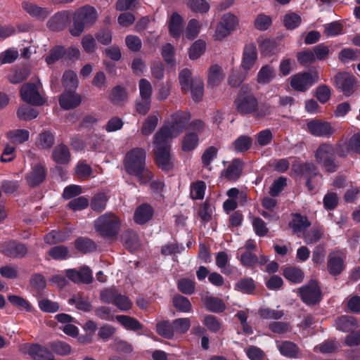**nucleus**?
I'll return each mask as SVG.
<instances>
[{
  "mask_svg": "<svg viewBox=\"0 0 360 360\" xmlns=\"http://www.w3.org/2000/svg\"><path fill=\"white\" fill-rule=\"evenodd\" d=\"M146 152L142 148H134L129 150L123 160L125 171L130 175L136 176L141 184L149 182L153 174L146 166Z\"/></svg>",
  "mask_w": 360,
  "mask_h": 360,
  "instance_id": "obj_1",
  "label": "nucleus"
},
{
  "mask_svg": "<svg viewBox=\"0 0 360 360\" xmlns=\"http://www.w3.org/2000/svg\"><path fill=\"white\" fill-rule=\"evenodd\" d=\"M72 25L69 32L73 37H79L86 27L93 25L98 18V13L93 6L86 5L77 8L72 13Z\"/></svg>",
  "mask_w": 360,
  "mask_h": 360,
  "instance_id": "obj_2",
  "label": "nucleus"
},
{
  "mask_svg": "<svg viewBox=\"0 0 360 360\" xmlns=\"http://www.w3.org/2000/svg\"><path fill=\"white\" fill-rule=\"evenodd\" d=\"M120 227L121 220L111 212L101 215L94 221L96 231L108 240H115Z\"/></svg>",
  "mask_w": 360,
  "mask_h": 360,
  "instance_id": "obj_3",
  "label": "nucleus"
},
{
  "mask_svg": "<svg viewBox=\"0 0 360 360\" xmlns=\"http://www.w3.org/2000/svg\"><path fill=\"white\" fill-rule=\"evenodd\" d=\"M172 124L162 126L156 133L169 139L176 137L183 131L187 122L191 119V115L186 111H178L171 115Z\"/></svg>",
  "mask_w": 360,
  "mask_h": 360,
  "instance_id": "obj_4",
  "label": "nucleus"
},
{
  "mask_svg": "<svg viewBox=\"0 0 360 360\" xmlns=\"http://www.w3.org/2000/svg\"><path fill=\"white\" fill-rule=\"evenodd\" d=\"M170 139L155 133L154 136L155 154L156 163L163 170H169L173 167V163L169 154Z\"/></svg>",
  "mask_w": 360,
  "mask_h": 360,
  "instance_id": "obj_5",
  "label": "nucleus"
},
{
  "mask_svg": "<svg viewBox=\"0 0 360 360\" xmlns=\"http://www.w3.org/2000/svg\"><path fill=\"white\" fill-rule=\"evenodd\" d=\"M315 159L327 172H335L338 168V163L335 159V150L329 143H321L315 152Z\"/></svg>",
  "mask_w": 360,
  "mask_h": 360,
  "instance_id": "obj_6",
  "label": "nucleus"
},
{
  "mask_svg": "<svg viewBox=\"0 0 360 360\" xmlns=\"http://www.w3.org/2000/svg\"><path fill=\"white\" fill-rule=\"evenodd\" d=\"M41 86L39 79L22 84L20 91L22 101L32 105H42L45 103V99L39 92Z\"/></svg>",
  "mask_w": 360,
  "mask_h": 360,
  "instance_id": "obj_7",
  "label": "nucleus"
},
{
  "mask_svg": "<svg viewBox=\"0 0 360 360\" xmlns=\"http://www.w3.org/2000/svg\"><path fill=\"white\" fill-rule=\"evenodd\" d=\"M319 79L316 70L299 72L290 77V86L297 91L304 92Z\"/></svg>",
  "mask_w": 360,
  "mask_h": 360,
  "instance_id": "obj_8",
  "label": "nucleus"
},
{
  "mask_svg": "<svg viewBox=\"0 0 360 360\" xmlns=\"http://www.w3.org/2000/svg\"><path fill=\"white\" fill-rule=\"evenodd\" d=\"M301 300L308 305H314L322 299V292L315 280H310L298 289Z\"/></svg>",
  "mask_w": 360,
  "mask_h": 360,
  "instance_id": "obj_9",
  "label": "nucleus"
},
{
  "mask_svg": "<svg viewBox=\"0 0 360 360\" xmlns=\"http://www.w3.org/2000/svg\"><path fill=\"white\" fill-rule=\"evenodd\" d=\"M20 350L27 353L33 360H55L53 352L39 344H25L20 346Z\"/></svg>",
  "mask_w": 360,
  "mask_h": 360,
  "instance_id": "obj_10",
  "label": "nucleus"
},
{
  "mask_svg": "<svg viewBox=\"0 0 360 360\" xmlns=\"http://www.w3.org/2000/svg\"><path fill=\"white\" fill-rule=\"evenodd\" d=\"M237 112L241 115H254L258 101L252 94L239 95L234 102Z\"/></svg>",
  "mask_w": 360,
  "mask_h": 360,
  "instance_id": "obj_11",
  "label": "nucleus"
},
{
  "mask_svg": "<svg viewBox=\"0 0 360 360\" xmlns=\"http://www.w3.org/2000/svg\"><path fill=\"white\" fill-rule=\"evenodd\" d=\"M334 79L337 88L340 89L347 96L353 94L356 89V79L348 72H338L335 76Z\"/></svg>",
  "mask_w": 360,
  "mask_h": 360,
  "instance_id": "obj_12",
  "label": "nucleus"
},
{
  "mask_svg": "<svg viewBox=\"0 0 360 360\" xmlns=\"http://www.w3.org/2000/svg\"><path fill=\"white\" fill-rule=\"evenodd\" d=\"M72 13L70 11L65 10L57 12L47 21L46 26L51 31L63 30L70 23Z\"/></svg>",
  "mask_w": 360,
  "mask_h": 360,
  "instance_id": "obj_13",
  "label": "nucleus"
},
{
  "mask_svg": "<svg viewBox=\"0 0 360 360\" xmlns=\"http://www.w3.org/2000/svg\"><path fill=\"white\" fill-rule=\"evenodd\" d=\"M308 131L316 136L329 137L335 132V129L330 123L320 120H313L309 121L307 124Z\"/></svg>",
  "mask_w": 360,
  "mask_h": 360,
  "instance_id": "obj_14",
  "label": "nucleus"
},
{
  "mask_svg": "<svg viewBox=\"0 0 360 360\" xmlns=\"http://www.w3.org/2000/svg\"><path fill=\"white\" fill-rule=\"evenodd\" d=\"M257 59V51L253 43L245 45L240 66L245 72H248L255 65Z\"/></svg>",
  "mask_w": 360,
  "mask_h": 360,
  "instance_id": "obj_15",
  "label": "nucleus"
},
{
  "mask_svg": "<svg viewBox=\"0 0 360 360\" xmlns=\"http://www.w3.org/2000/svg\"><path fill=\"white\" fill-rule=\"evenodd\" d=\"M345 269L344 257L339 251L330 252L328 257L327 269L332 276L340 275Z\"/></svg>",
  "mask_w": 360,
  "mask_h": 360,
  "instance_id": "obj_16",
  "label": "nucleus"
},
{
  "mask_svg": "<svg viewBox=\"0 0 360 360\" xmlns=\"http://www.w3.org/2000/svg\"><path fill=\"white\" fill-rule=\"evenodd\" d=\"M67 277L74 283H91L93 281L91 269L84 266L79 270L68 269L66 271Z\"/></svg>",
  "mask_w": 360,
  "mask_h": 360,
  "instance_id": "obj_17",
  "label": "nucleus"
},
{
  "mask_svg": "<svg viewBox=\"0 0 360 360\" xmlns=\"http://www.w3.org/2000/svg\"><path fill=\"white\" fill-rule=\"evenodd\" d=\"M82 102V97L75 91H65L60 96L59 103L64 110H70L77 108Z\"/></svg>",
  "mask_w": 360,
  "mask_h": 360,
  "instance_id": "obj_18",
  "label": "nucleus"
},
{
  "mask_svg": "<svg viewBox=\"0 0 360 360\" xmlns=\"http://www.w3.org/2000/svg\"><path fill=\"white\" fill-rule=\"evenodd\" d=\"M184 20L177 12H173L168 20L169 34L175 39H179L183 34Z\"/></svg>",
  "mask_w": 360,
  "mask_h": 360,
  "instance_id": "obj_19",
  "label": "nucleus"
},
{
  "mask_svg": "<svg viewBox=\"0 0 360 360\" xmlns=\"http://www.w3.org/2000/svg\"><path fill=\"white\" fill-rule=\"evenodd\" d=\"M292 168L293 171L307 179H312L313 177L319 175L317 167L313 162H304L301 163L295 162L292 164Z\"/></svg>",
  "mask_w": 360,
  "mask_h": 360,
  "instance_id": "obj_20",
  "label": "nucleus"
},
{
  "mask_svg": "<svg viewBox=\"0 0 360 360\" xmlns=\"http://www.w3.org/2000/svg\"><path fill=\"white\" fill-rule=\"evenodd\" d=\"M243 165L240 160L235 159L222 171L221 176L228 181H236L242 174Z\"/></svg>",
  "mask_w": 360,
  "mask_h": 360,
  "instance_id": "obj_21",
  "label": "nucleus"
},
{
  "mask_svg": "<svg viewBox=\"0 0 360 360\" xmlns=\"http://www.w3.org/2000/svg\"><path fill=\"white\" fill-rule=\"evenodd\" d=\"M120 240L124 248L130 252L135 251L140 245L137 233L131 229H127L122 233Z\"/></svg>",
  "mask_w": 360,
  "mask_h": 360,
  "instance_id": "obj_22",
  "label": "nucleus"
},
{
  "mask_svg": "<svg viewBox=\"0 0 360 360\" xmlns=\"http://www.w3.org/2000/svg\"><path fill=\"white\" fill-rule=\"evenodd\" d=\"M46 178V170L44 167L41 164L34 166L32 170L27 175L26 181L27 184L34 187L40 184Z\"/></svg>",
  "mask_w": 360,
  "mask_h": 360,
  "instance_id": "obj_23",
  "label": "nucleus"
},
{
  "mask_svg": "<svg viewBox=\"0 0 360 360\" xmlns=\"http://www.w3.org/2000/svg\"><path fill=\"white\" fill-rule=\"evenodd\" d=\"M27 252V248L24 244L15 241L7 243L3 250V252L6 256L13 258H22L25 256Z\"/></svg>",
  "mask_w": 360,
  "mask_h": 360,
  "instance_id": "obj_24",
  "label": "nucleus"
},
{
  "mask_svg": "<svg viewBox=\"0 0 360 360\" xmlns=\"http://www.w3.org/2000/svg\"><path fill=\"white\" fill-rule=\"evenodd\" d=\"M153 214V207L148 204H142L136 208L134 219L138 224H144L152 219Z\"/></svg>",
  "mask_w": 360,
  "mask_h": 360,
  "instance_id": "obj_25",
  "label": "nucleus"
},
{
  "mask_svg": "<svg viewBox=\"0 0 360 360\" xmlns=\"http://www.w3.org/2000/svg\"><path fill=\"white\" fill-rule=\"evenodd\" d=\"M225 74L219 65L214 64L210 67L207 76V86L214 87L218 86L224 79Z\"/></svg>",
  "mask_w": 360,
  "mask_h": 360,
  "instance_id": "obj_26",
  "label": "nucleus"
},
{
  "mask_svg": "<svg viewBox=\"0 0 360 360\" xmlns=\"http://www.w3.org/2000/svg\"><path fill=\"white\" fill-rule=\"evenodd\" d=\"M22 8L30 15L41 20H45L51 13L48 8L38 6L30 2H23Z\"/></svg>",
  "mask_w": 360,
  "mask_h": 360,
  "instance_id": "obj_27",
  "label": "nucleus"
},
{
  "mask_svg": "<svg viewBox=\"0 0 360 360\" xmlns=\"http://www.w3.org/2000/svg\"><path fill=\"white\" fill-rule=\"evenodd\" d=\"M52 158L57 164L65 165L68 163L70 160V153L68 147L63 143L58 144L52 152Z\"/></svg>",
  "mask_w": 360,
  "mask_h": 360,
  "instance_id": "obj_28",
  "label": "nucleus"
},
{
  "mask_svg": "<svg viewBox=\"0 0 360 360\" xmlns=\"http://www.w3.org/2000/svg\"><path fill=\"white\" fill-rule=\"evenodd\" d=\"M55 143V136L49 130H45L39 134L35 145L39 149H50Z\"/></svg>",
  "mask_w": 360,
  "mask_h": 360,
  "instance_id": "obj_29",
  "label": "nucleus"
},
{
  "mask_svg": "<svg viewBox=\"0 0 360 360\" xmlns=\"http://www.w3.org/2000/svg\"><path fill=\"white\" fill-rule=\"evenodd\" d=\"M310 225L311 223L307 217L297 213L293 215L292 221L289 223V226L292 229L294 233L304 231Z\"/></svg>",
  "mask_w": 360,
  "mask_h": 360,
  "instance_id": "obj_30",
  "label": "nucleus"
},
{
  "mask_svg": "<svg viewBox=\"0 0 360 360\" xmlns=\"http://www.w3.org/2000/svg\"><path fill=\"white\" fill-rule=\"evenodd\" d=\"M283 276L294 283H300L302 282L304 277L303 271L296 266H287L283 270Z\"/></svg>",
  "mask_w": 360,
  "mask_h": 360,
  "instance_id": "obj_31",
  "label": "nucleus"
},
{
  "mask_svg": "<svg viewBox=\"0 0 360 360\" xmlns=\"http://www.w3.org/2000/svg\"><path fill=\"white\" fill-rule=\"evenodd\" d=\"M193 100L195 102H200L204 95V84L202 79L195 77L190 86V91Z\"/></svg>",
  "mask_w": 360,
  "mask_h": 360,
  "instance_id": "obj_32",
  "label": "nucleus"
},
{
  "mask_svg": "<svg viewBox=\"0 0 360 360\" xmlns=\"http://www.w3.org/2000/svg\"><path fill=\"white\" fill-rule=\"evenodd\" d=\"M278 349L282 355L289 358H296L299 353L298 347L290 341H283L278 344Z\"/></svg>",
  "mask_w": 360,
  "mask_h": 360,
  "instance_id": "obj_33",
  "label": "nucleus"
},
{
  "mask_svg": "<svg viewBox=\"0 0 360 360\" xmlns=\"http://www.w3.org/2000/svg\"><path fill=\"white\" fill-rule=\"evenodd\" d=\"M75 248L82 253L86 254L96 249V243L89 238L80 237L75 241Z\"/></svg>",
  "mask_w": 360,
  "mask_h": 360,
  "instance_id": "obj_34",
  "label": "nucleus"
},
{
  "mask_svg": "<svg viewBox=\"0 0 360 360\" xmlns=\"http://www.w3.org/2000/svg\"><path fill=\"white\" fill-rule=\"evenodd\" d=\"M336 324L338 329L343 332H349L357 327L356 319L350 316H342L338 318Z\"/></svg>",
  "mask_w": 360,
  "mask_h": 360,
  "instance_id": "obj_35",
  "label": "nucleus"
},
{
  "mask_svg": "<svg viewBox=\"0 0 360 360\" xmlns=\"http://www.w3.org/2000/svg\"><path fill=\"white\" fill-rule=\"evenodd\" d=\"M158 114H151L146 117L143 122L141 132L143 136H148L153 133L158 124Z\"/></svg>",
  "mask_w": 360,
  "mask_h": 360,
  "instance_id": "obj_36",
  "label": "nucleus"
},
{
  "mask_svg": "<svg viewBox=\"0 0 360 360\" xmlns=\"http://www.w3.org/2000/svg\"><path fill=\"white\" fill-rule=\"evenodd\" d=\"M116 319L127 330L136 331L143 328V326L138 320L129 316L119 315L116 316Z\"/></svg>",
  "mask_w": 360,
  "mask_h": 360,
  "instance_id": "obj_37",
  "label": "nucleus"
},
{
  "mask_svg": "<svg viewBox=\"0 0 360 360\" xmlns=\"http://www.w3.org/2000/svg\"><path fill=\"white\" fill-rule=\"evenodd\" d=\"M62 82L65 91H75L79 83L77 74L72 70L65 71L63 76Z\"/></svg>",
  "mask_w": 360,
  "mask_h": 360,
  "instance_id": "obj_38",
  "label": "nucleus"
},
{
  "mask_svg": "<svg viewBox=\"0 0 360 360\" xmlns=\"http://www.w3.org/2000/svg\"><path fill=\"white\" fill-rule=\"evenodd\" d=\"M30 75V68L27 66L13 70L8 76V81L12 84H18L25 80Z\"/></svg>",
  "mask_w": 360,
  "mask_h": 360,
  "instance_id": "obj_39",
  "label": "nucleus"
},
{
  "mask_svg": "<svg viewBox=\"0 0 360 360\" xmlns=\"http://www.w3.org/2000/svg\"><path fill=\"white\" fill-rule=\"evenodd\" d=\"M201 24L196 19H191L186 27L184 31V36L186 39L189 40H193L195 39L200 31Z\"/></svg>",
  "mask_w": 360,
  "mask_h": 360,
  "instance_id": "obj_40",
  "label": "nucleus"
},
{
  "mask_svg": "<svg viewBox=\"0 0 360 360\" xmlns=\"http://www.w3.org/2000/svg\"><path fill=\"white\" fill-rule=\"evenodd\" d=\"M108 200V198L105 193H98L92 198L91 208L96 212H101L105 209Z\"/></svg>",
  "mask_w": 360,
  "mask_h": 360,
  "instance_id": "obj_41",
  "label": "nucleus"
},
{
  "mask_svg": "<svg viewBox=\"0 0 360 360\" xmlns=\"http://www.w3.org/2000/svg\"><path fill=\"white\" fill-rule=\"evenodd\" d=\"M48 346L51 349V352L60 356L68 355L71 352L70 345L63 341H52L49 342Z\"/></svg>",
  "mask_w": 360,
  "mask_h": 360,
  "instance_id": "obj_42",
  "label": "nucleus"
},
{
  "mask_svg": "<svg viewBox=\"0 0 360 360\" xmlns=\"http://www.w3.org/2000/svg\"><path fill=\"white\" fill-rule=\"evenodd\" d=\"M275 77L274 68L269 65H264L257 74V82L259 84H267Z\"/></svg>",
  "mask_w": 360,
  "mask_h": 360,
  "instance_id": "obj_43",
  "label": "nucleus"
},
{
  "mask_svg": "<svg viewBox=\"0 0 360 360\" xmlns=\"http://www.w3.org/2000/svg\"><path fill=\"white\" fill-rule=\"evenodd\" d=\"M186 4L191 11L198 13H207L210 4L205 0H185Z\"/></svg>",
  "mask_w": 360,
  "mask_h": 360,
  "instance_id": "obj_44",
  "label": "nucleus"
},
{
  "mask_svg": "<svg viewBox=\"0 0 360 360\" xmlns=\"http://www.w3.org/2000/svg\"><path fill=\"white\" fill-rule=\"evenodd\" d=\"M192 74L190 70L185 68L182 70L179 76L181 89L184 94H188L190 91V86L192 83Z\"/></svg>",
  "mask_w": 360,
  "mask_h": 360,
  "instance_id": "obj_45",
  "label": "nucleus"
},
{
  "mask_svg": "<svg viewBox=\"0 0 360 360\" xmlns=\"http://www.w3.org/2000/svg\"><path fill=\"white\" fill-rule=\"evenodd\" d=\"M68 302L70 304H75L77 309L83 311H89L92 308L88 298L84 297L80 295H74L68 300Z\"/></svg>",
  "mask_w": 360,
  "mask_h": 360,
  "instance_id": "obj_46",
  "label": "nucleus"
},
{
  "mask_svg": "<svg viewBox=\"0 0 360 360\" xmlns=\"http://www.w3.org/2000/svg\"><path fill=\"white\" fill-rule=\"evenodd\" d=\"M219 22L231 32L235 31L239 25L238 18L232 13L224 14Z\"/></svg>",
  "mask_w": 360,
  "mask_h": 360,
  "instance_id": "obj_47",
  "label": "nucleus"
},
{
  "mask_svg": "<svg viewBox=\"0 0 360 360\" xmlns=\"http://www.w3.org/2000/svg\"><path fill=\"white\" fill-rule=\"evenodd\" d=\"M127 96L125 89L117 86L112 89L110 100L115 105H120L127 99Z\"/></svg>",
  "mask_w": 360,
  "mask_h": 360,
  "instance_id": "obj_48",
  "label": "nucleus"
},
{
  "mask_svg": "<svg viewBox=\"0 0 360 360\" xmlns=\"http://www.w3.org/2000/svg\"><path fill=\"white\" fill-rule=\"evenodd\" d=\"M206 308L213 312H221L225 309L224 302L217 297H207L205 300Z\"/></svg>",
  "mask_w": 360,
  "mask_h": 360,
  "instance_id": "obj_49",
  "label": "nucleus"
},
{
  "mask_svg": "<svg viewBox=\"0 0 360 360\" xmlns=\"http://www.w3.org/2000/svg\"><path fill=\"white\" fill-rule=\"evenodd\" d=\"M156 330L160 335L168 339L172 338L174 334L173 325L168 321L159 322L156 326Z\"/></svg>",
  "mask_w": 360,
  "mask_h": 360,
  "instance_id": "obj_50",
  "label": "nucleus"
},
{
  "mask_svg": "<svg viewBox=\"0 0 360 360\" xmlns=\"http://www.w3.org/2000/svg\"><path fill=\"white\" fill-rule=\"evenodd\" d=\"M173 304L177 310L182 312H188L191 310V304L188 299L180 295L174 296Z\"/></svg>",
  "mask_w": 360,
  "mask_h": 360,
  "instance_id": "obj_51",
  "label": "nucleus"
},
{
  "mask_svg": "<svg viewBox=\"0 0 360 360\" xmlns=\"http://www.w3.org/2000/svg\"><path fill=\"white\" fill-rule=\"evenodd\" d=\"M39 115L37 110L22 105L17 111L18 117L20 120L27 121L36 118Z\"/></svg>",
  "mask_w": 360,
  "mask_h": 360,
  "instance_id": "obj_52",
  "label": "nucleus"
},
{
  "mask_svg": "<svg viewBox=\"0 0 360 360\" xmlns=\"http://www.w3.org/2000/svg\"><path fill=\"white\" fill-rule=\"evenodd\" d=\"M252 144V139L248 136H240L233 143V146L237 152L247 151Z\"/></svg>",
  "mask_w": 360,
  "mask_h": 360,
  "instance_id": "obj_53",
  "label": "nucleus"
},
{
  "mask_svg": "<svg viewBox=\"0 0 360 360\" xmlns=\"http://www.w3.org/2000/svg\"><path fill=\"white\" fill-rule=\"evenodd\" d=\"M301 17L295 13H288L283 17V25L288 30H293L301 23Z\"/></svg>",
  "mask_w": 360,
  "mask_h": 360,
  "instance_id": "obj_54",
  "label": "nucleus"
},
{
  "mask_svg": "<svg viewBox=\"0 0 360 360\" xmlns=\"http://www.w3.org/2000/svg\"><path fill=\"white\" fill-rule=\"evenodd\" d=\"M206 47L205 42L202 39L195 41L189 49V58L191 60L198 58L205 51Z\"/></svg>",
  "mask_w": 360,
  "mask_h": 360,
  "instance_id": "obj_55",
  "label": "nucleus"
},
{
  "mask_svg": "<svg viewBox=\"0 0 360 360\" xmlns=\"http://www.w3.org/2000/svg\"><path fill=\"white\" fill-rule=\"evenodd\" d=\"M198 137L195 133L186 134L182 141V150L184 151L193 150L198 145Z\"/></svg>",
  "mask_w": 360,
  "mask_h": 360,
  "instance_id": "obj_56",
  "label": "nucleus"
},
{
  "mask_svg": "<svg viewBox=\"0 0 360 360\" xmlns=\"http://www.w3.org/2000/svg\"><path fill=\"white\" fill-rule=\"evenodd\" d=\"M206 186L202 181H198L191 184V196L193 199L201 200L204 198Z\"/></svg>",
  "mask_w": 360,
  "mask_h": 360,
  "instance_id": "obj_57",
  "label": "nucleus"
},
{
  "mask_svg": "<svg viewBox=\"0 0 360 360\" xmlns=\"http://www.w3.org/2000/svg\"><path fill=\"white\" fill-rule=\"evenodd\" d=\"M139 94L141 99L151 100L153 88L146 79H141L139 82Z\"/></svg>",
  "mask_w": 360,
  "mask_h": 360,
  "instance_id": "obj_58",
  "label": "nucleus"
},
{
  "mask_svg": "<svg viewBox=\"0 0 360 360\" xmlns=\"http://www.w3.org/2000/svg\"><path fill=\"white\" fill-rule=\"evenodd\" d=\"M315 96L321 103H326L331 96V90L326 84L319 85L315 91Z\"/></svg>",
  "mask_w": 360,
  "mask_h": 360,
  "instance_id": "obj_59",
  "label": "nucleus"
},
{
  "mask_svg": "<svg viewBox=\"0 0 360 360\" xmlns=\"http://www.w3.org/2000/svg\"><path fill=\"white\" fill-rule=\"evenodd\" d=\"M255 288L254 281L250 278L240 279L236 284V289L244 293H251Z\"/></svg>",
  "mask_w": 360,
  "mask_h": 360,
  "instance_id": "obj_60",
  "label": "nucleus"
},
{
  "mask_svg": "<svg viewBox=\"0 0 360 360\" xmlns=\"http://www.w3.org/2000/svg\"><path fill=\"white\" fill-rule=\"evenodd\" d=\"M172 325L174 333H184L190 328L191 321L188 318L177 319L173 321Z\"/></svg>",
  "mask_w": 360,
  "mask_h": 360,
  "instance_id": "obj_61",
  "label": "nucleus"
},
{
  "mask_svg": "<svg viewBox=\"0 0 360 360\" xmlns=\"http://www.w3.org/2000/svg\"><path fill=\"white\" fill-rule=\"evenodd\" d=\"M82 46L87 53H93L96 51L97 44L95 39L91 34H86L82 38Z\"/></svg>",
  "mask_w": 360,
  "mask_h": 360,
  "instance_id": "obj_62",
  "label": "nucleus"
},
{
  "mask_svg": "<svg viewBox=\"0 0 360 360\" xmlns=\"http://www.w3.org/2000/svg\"><path fill=\"white\" fill-rule=\"evenodd\" d=\"M178 288L184 294L191 295L195 292V283L189 278H181L178 281Z\"/></svg>",
  "mask_w": 360,
  "mask_h": 360,
  "instance_id": "obj_63",
  "label": "nucleus"
},
{
  "mask_svg": "<svg viewBox=\"0 0 360 360\" xmlns=\"http://www.w3.org/2000/svg\"><path fill=\"white\" fill-rule=\"evenodd\" d=\"M65 55V49L63 46H56L52 49L49 54L46 58V61L49 65L54 63Z\"/></svg>",
  "mask_w": 360,
  "mask_h": 360,
  "instance_id": "obj_64",
  "label": "nucleus"
}]
</instances>
